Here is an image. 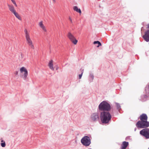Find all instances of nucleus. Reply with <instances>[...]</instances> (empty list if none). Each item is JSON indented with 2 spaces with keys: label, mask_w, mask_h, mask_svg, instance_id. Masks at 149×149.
Wrapping results in <instances>:
<instances>
[{
  "label": "nucleus",
  "mask_w": 149,
  "mask_h": 149,
  "mask_svg": "<svg viewBox=\"0 0 149 149\" xmlns=\"http://www.w3.org/2000/svg\"><path fill=\"white\" fill-rule=\"evenodd\" d=\"M100 117L102 123L103 124H107L109 123L111 118V114L109 111H99Z\"/></svg>",
  "instance_id": "1"
},
{
  "label": "nucleus",
  "mask_w": 149,
  "mask_h": 149,
  "mask_svg": "<svg viewBox=\"0 0 149 149\" xmlns=\"http://www.w3.org/2000/svg\"><path fill=\"white\" fill-rule=\"evenodd\" d=\"M98 109L99 111H110L111 109L110 104L107 101H103L99 104Z\"/></svg>",
  "instance_id": "2"
},
{
  "label": "nucleus",
  "mask_w": 149,
  "mask_h": 149,
  "mask_svg": "<svg viewBox=\"0 0 149 149\" xmlns=\"http://www.w3.org/2000/svg\"><path fill=\"white\" fill-rule=\"evenodd\" d=\"M137 128H146L149 126V122L147 120L139 121L136 124Z\"/></svg>",
  "instance_id": "3"
},
{
  "label": "nucleus",
  "mask_w": 149,
  "mask_h": 149,
  "mask_svg": "<svg viewBox=\"0 0 149 149\" xmlns=\"http://www.w3.org/2000/svg\"><path fill=\"white\" fill-rule=\"evenodd\" d=\"M81 142L84 146H88L91 144V140L90 137L88 136H84L81 140Z\"/></svg>",
  "instance_id": "4"
},
{
  "label": "nucleus",
  "mask_w": 149,
  "mask_h": 149,
  "mask_svg": "<svg viewBox=\"0 0 149 149\" xmlns=\"http://www.w3.org/2000/svg\"><path fill=\"white\" fill-rule=\"evenodd\" d=\"M140 134L146 139H149V128H145L142 129L140 131Z\"/></svg>",
  "instance_id": "5"
},
{
  "label": "nucleus",
  "mask_w": 149,
  "mask_h": 149,
  "mask_svg": "<svg viewBox=\"0 0 149 149\" xmlns=\"http://www.w3.org/2000/svg\"><path fill=\"white\" fill-rule=\"evenodd\" d=\"M24 32L25 34L26 39L28 43L31 48L34 49V46L30 38L29 35L28 33L27 30L26 29H25Z\"/></svg>",
  "instance_id": "6"
},
{
  "label": "nucleus",
  "mask_w": 149,
  "mask_h": 149,
  "mask_svg": "<svg viewBox=\"0 0 149 149\" xmlns=\"http://www.w3.org/2000/svg\"><path fill=\"white\" fill-rule=\"evenodd\" d=\"M20 72L23 73L24 72V74L21 76V77L24 79L26 80L28 75V72L27 69L24 67H22L20 69Z\"/></svg>",
  "instance_id": "7"
},
{
  "label": "nucleus",
  "mask_w": 149,
  "mask_h": 149,
  "mask_svg": "<svg viewBox=\"0 0 149 149\" xmlns=\"http://www.w3.org/2000/svg\"><path fill=\"white\" fill-rule=\"evenodd\" d=\"M99 116L98 113H95L91 114V119L92 121L95 122L99 120Z\"/></svg>",
  "instance_id": "8"
},
{
  "label": "nucleus",
  "mask_w": 149,
  "mask_h": 149,
  "mask_svg": "<svg viewBox=\"0 0 149 149\" xmlns=\"http://www.w3.org/2000/svg\"><path fill=\"white\" fill-rule=\"evenodd\" d=\"M67 36L69 39L74 45L77 44L78 42L77 40L70 32H69L68 33Z\"/></svg>",
  "instance_id": "9"
},
{
  "label": "nucleus",
  "mask_w": 149,
  "mask_h": 149,
  "mask_svg": "<svg viewBox=\"0 0 149 149\" xmlns=\"http://www.w3.org/2000/svg\"><path fill=\"white\" fill-rule=\"evenodd\" d=\"M142 37L145 41L147 42H149V30L145 32L144 35Z\"/></svg>",
  "instance_id": "10"
},
{
  "label": "nucleus",
  "mask_w": 149,
  "mask_h": 149,
  "mask_svg": "<svg viewBox=\"0 0 149 149\" xmlns=\"http://www.w3.org/2000/svg\"><path fill=\"white\" fill-rule=\"evenodd\" d=\"M148 97L146 95H143L141 96V98L139 100L142 102L146 101L148 99Z\"/></svg>",
  "instance_id": "11"
},
{
  "label": "nucleus",
  "mask_w": 149,
  "mask_h": 149,
  "mask_svg": "<svg viewBox=\"0 0 149 149\" xmlns=\"http://www.w3.org/2000/svg\"><path fill=\"white\" fill-rule=\"evenodd\" d=\"M141 121L147 120L148 117L147 115L145 113H143L140 116Z\"/></svg>",
  "instance_id": "12"
},
{
  "label": "nucleus",
  "mask_w": 149,
  "mask_h": 149,
  "mask_svg": "<svg viewBox=\"0 0 149 149\" xmlns=\"http://www.w3.org/2000/svg\"><path fill=\"white\" fill-rule=\"evenodd\" d=\"M128 145V142L124 141L123 142L121 145V148H122V149H126Z\"/></svg>",
  "instance_id": "13"
},
{
  "label": "nucleus",
  "mask_w": 149,
  "mask_h": 149,
  "mask_svg": "<svg viewBox=\"0 0 149 149\" xmlns=\"http://www.w3.org/2000/svg\"><path fill=\"white\" fill-rule=\"evenodd\" d=\"M10 10L13 13L16 11L14 7L13 6H11L9 4L8 5Z\"/></svg>",
  "instance_id": "14"
},
{
  "label": "nucleus",
  "mask_w": 149,
  "mask_h": 149,
  "mask_svg": "<svg viewBox=\"0 0 149 149\" xmlns=\"http://www.w3.org/2000/svg\"><path fill=\"white\" fill-rule=\"evenodd\" d=\"M53 61L52 60L50 61L49 62L48 66L49 68L52 70H54V69L53 66Z\"/></svg>",
  "instance_id": "15"
},
{
  "label": "nucleus",
  "mask_w": 149,
  "mask_h": 149,
  "mask_svg": "<svg viewBox=\"0 0 149 149\" xmlns=\"http://www.w3.org/2000/svg\"><path fill=\"white\" fill-rule=\"evenodd\" d=\"M73 9L74 11H76L77 12H78L80 14L81 13V9L80 8H78L77 6H74Z\"/></svg>",
  "instance_id": "16"
},
{
  "label": "nucleus",
  "mask_w": 149,
  "mask_h": 149,
  "mask_svg": "<svg viewBox=\"0 0 149 149\" xmlns=\"http://www.w3.org/2000/svg\"><path fill=\"white\" fill-rule=\"evenodd\" d=\"M39 26H40V27L42 29L44 30L45 31H46V30L45 29V26H44L43 24L42 23V21L40 22L39 23Z\"/></svg>",
  "instance_id": "17"
},
{
  "label": "nucleus",
  "mask_w": 149,
  "mask_h": 149,
  "mask_svg": "<svg viewBox=\"0 0 149 149\" xmlns=\"http://www.w3.org/2000/svg\"><path fill=\"white\" fill-rule=\"evenodd\" d=\"M94 77V75L93 74H90L89 78V81L90 82H91L93 81Z\"/></svg>",
  "instance_id": "18"
},
{
  "label": "nucleus",
  "mask_w": 149,
  "mask_h": 149,
  "mask_svg": "<svg viewBox=\"0 0 149 149\" xmlns=\"http://www.w3.org/2000/svg\"><path fill=\"white\" fill-rule=\"evenodd\" d=\"M115 104L116 107L117 109L119 111L121 109V107L120 104L117 102H115Z\"/></svg>",
  "instance_id": "19"
},
{
  "label": "nucleus",
  "mask_w": 149,
  "mask_h": 149,
  "mask_svg": "<svg viewBox=\"0 0 149 149\" xmlns=\"http://www.w3.org/2000/svg\"><path fill=\"white\" fill-rule=\"evenodd\" d=\"M13 13L14 14L15 17L19 19H21V17L19 16V15L17 13H16V11Z\"/></svg>",
  "instance_id": "20"
},
{
  "label": "nucleus",
  "mask_w": 149,
  "mask_h": 149,
  "mask_svg": "<svg viewBox=\"0 0 149 149\" xmlns=\"http://www.w3.org/2000/svg\"><path fill=\"white\" fill-rule=\"evenodd\" d=\"M93 44H98V45L97 46V47H99L100 46H101L102 45L101 43L98 41H94L93 42Z\"/></svg>",
  "instance_id": "21"
},
{
  "label": "nucleus",
  "mask_w": 149,
  "mask_h": 149,
  "mask_svg": "<svg viewBox=\"0 0 149 149\" xmlns=\"http://www.w3.org/2000/svg\"><path fill=\"white\" fill-rule=\"evenodd\" d=\"M1 146L2 147H4L6 146V143L5 141L3 140L1 141Z\"/></svg>",
  "instance_id": "22"
},
{
  "label": "nucleus",
  "mask_w": 149,
  "mask_h": 149,
  "mask_svg": "<svg viewBox=\"0 0 149 149\" xmlns=\"http://www.w3.org/2000/svg\"><path fill=\"white\" fill-rule=\"evenodd\" d=\"M80 70H81V73L80 74H79V79H80L81 78V77L83 73L84 72V69H81Z\"/></svg>",
  "instance_id": "23"
},
{
  "label": "nucleus",
  "mask_w": 149,
  "mask_h": 149,
  "mask_svg": "<svg viewBox=\"0 0 149 149\" xmlns=\"http://www.w3.org/2000/svg\"><path fill=\"white\" fill-rule=\"evenodd\" d=\"M149 89V85H148V87H146L145 88V91L146 92V93H147V90Z\"/></svg>",
  "instance_id": "24"
},
{
  "label": "nucleus",
  "mask_w": 149,
  "mask_h": 149,
  "mask_svg": "<svg viewBox=\"0 0 149 149\" xmlns=\"http://www.w3.org/2000/svg\"><path fill=\"white\" fill-rule=\"evenodd\" d=\"M69 19L70 20V21L71 22V23H72V19L70 17H69Z\"/></svg>",
  "instance_id": "25"
},
{
  "label": "nucleus",
  "mask_w": 149,
  "mask_h": 149,
  "mask_svg": "<svg viewBox=\"0 0 149 149\" xmlns=\"http://www.w3.org/2000/svg\"><path fill=\"white\" fill-rule=\"evenodd\" d=\"M18 71H16L15 72V75H17L18 74Z\"/></svg>",
  "instance_id": "26"
},
{
  "label": "nucleus",
  "mask_w": 149,
  "mask_h": 149,
  "mask_svg": "<svg viewBox=\"0 0 149 149\" xmlns=\"http://www.w3.org/2000/svg\"><path fill=\"white\" fill-rule=\"evenodd\" d=\"M13 3L15 5V6L17 7V5L15 2H14Z\"/></svg>",
  "instance_id": "27"
},
{
  "label": "nucleus",
  "mask_w": 149,
  "mask_h": 149,
  "mask_svg": "<svg viewBox=\"0 0 149 149\" xmlns=\"http://www.w3.org/2000/svg\"><path fill=\"white\" fill-rule=\"evenodd\" d=\"M13 3H14V2H15V0H11Z\"/></svg>",
  "instance_id": "28"
},
{
  "label": "nucleus",
  "mask_w": 149,
  "mask_h": 149,
  "mask_svg": "<svg viewBox=\"0 0 149 149\" xmlns=\"http://www.w3.org/2000/svg\"><path fill=\"white\" fill-rule=\"evenodd\" d=\"M148 28L149 29V24H148Z\"/></svg>",
  "instance_id": "29"
},
{
  "label": "nucleus",
  "mask_w": 149,
  "mask_h": 149,
  "mask_svg": "<svg viewBox=\"0 0 149 149\" xmlns=\"http://www.w3.org/2000/svg\"><path fill=\"white\" fill-rule=\"evenodd\" d=\"M136 128H135V129H134V131H136Z\"/></svg>",
  "instance_id": "30"
},
{
  "label": "nucleus",
  "mask_w": 149,
  "mask_h": 149,
  "mask_svg": "<svg viewBox=\"0 0 149 149\" xmlns=\"http://www.w3.org/2000/svg\"><path fill=\"white\" fill-rule=\"evenodd\" d=\"M58 69V67H56V70H57Z\"/></svg>",
  "instance_id": "31"
},
{
  "label": "nucleus",
  "mask_w": 149,
  "mask_h": 149,
  "mask_svg": "<svg viewBox=\"0 0 149 149\" xmlns=\"http://www.w3.org/2000/svg\"><path fill=\"white\" fill-rule=\"evenodd\" d=\"M53 1H55V0H53Z\"/></svg>",
  "instance_id": "32"
},
{
  "label": "nucleus",
  "mask_w": 149,
  "mask_h": 149,
  "mask_svg": "<svg viewBox=\"0 0 149 149\" xmlns=\"http://www.w3.org/2000/svg\"><path fill=\"white\" fill-rule=\"evenodd\" d=\"M148 149H149V147Z\"/></svg>",
  "instance_id": "33"
},
{
  "label": "nucleus",
  "mask_w": 149,
  "mask_h": 149,
  "mask_svg": "<svg viewBox=\"0 0 149 149\" xmlns=\"http://www.w3.org/2000/svg\"><path fill=\"white\" fill-rule=\"evenodd\" d=\"M121 149H122V148H121Z\"/></svg>",
  "instance_id": "34"
}]
</instances>
